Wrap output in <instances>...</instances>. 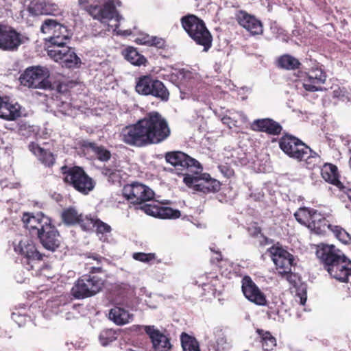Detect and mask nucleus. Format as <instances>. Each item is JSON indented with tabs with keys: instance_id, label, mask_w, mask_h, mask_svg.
<instances>
[{
	"instance_id": "f257e3e1",
	"label": "nucleus",
	"mask_w": 351,
	"mask_h": 351,
	"mask_svg": "<svg viewBox=\"0 0 351 351\" xmlns=\"http://www.w3.org/2000/svg\"><path fill=\"white\" fill-rule=\"evenodd\" d=\"M171 134L167 121L157 111L147 113L136 123L125 127L121 132L122 141L130 145L146 147L159 144Z\"/></svg>"
},
{
	"instance_id": "f03ea898",
	"label": "nucleus",
	"mask_w": 351,
	"mask_h": 351,
	"mask_svg": "<svg viewBox=\"0 0 351 351\" xmlns=\"http://www.w3.org/2000/svg\"><path fill=\"white\" fill-rule=\"evenodd\" d=\"M165 158L176 171L187 170L192 173H186L184 176V183L188 188L204 195L216 193L220 190V182L210 178L208 173H201L202 166L189 155H165Z\"/></svg>"
},
{
	"instance_id": "7ed1b4c3",
	"label": "nucleus",
	"mask_w": 351,
	"mask_h": 351,
	"mask_svg": "<svg viewBox=\"0 0 351 351\" xmlns=\"http://www.w3.org/2000/svg\"><path fill=\"white\" fill-rule=\"evenodd\" d=\"M316 256L324 265L328 274L337 281L347 283L351 276V261L334 245H317Z\"/></svg>"
},
{
	"instance_id": "20e7f679",
	"label": "nucleus",
	"mask_w": 351,
	"mask_h": 351,
	"mask_svg": "<svg viewBox=\"0 0 351 351\" xmlns=\"http://www.w3.org/2000/svg\"><path fill=\"white\" fill-rule=\"evenodd\" d=\"M182 28L195 43L208 51L212 46L213 36L204 21L195 14H189L180 19Z\"/></svg>"
},
{
	"instance_id": "39448f33",
	"label": "nucleus",
	"mask_w": 351,
	"mask_h": 351,
	"mask_svg": "<svg viewBox=\"0 0 351 351\" xmlns=\"http://www.w3.org/2000/svg\"><path fill=\"white\" fill-rule=\"evenodd\" d=\"M40 32L49 35L45 38V45L47 49L61 47L68 45L71 40L72 33L68 27L56 19H47L43 21Z\"/></svg>"
},
{
	"instance_id": "423d86ee",
	"label": "nucleus",
	"mask_w": 351,
	"mask_h": 351,
	"mask_svg": "<svg viewBox=\"0 0 351 351\" xmlns=\"http://www.w3.org/2000/svg\"><path fill=\"white\" fill-rule=\"evenodd\" d=\"M307 71L298 72V77L301 78L302 87L307 92L322 91V86L326 83L327 74L324 66L316 60L306 61Z\"/></svg>"
},
{
	"instance_id": "0eeeda50",
	"label": "nucleus",
	"mask_w": 351,
	"mask_h": 351,
	"mask_svg": "<svg viewBox=\"0 0 351 351\" xmlns=\"http://www.w3.org/2000/svg\"><path fill=\"white\" fill-rule=\"evenodd\" d=\"M104 283V274H84L75 281L71 289V295L75 300L93 297L101 291Z\"/></svg>"
},
{
	"instance_id": "6e6552de",
	"label": "nucleus",
	"mask_w": 351,
	"mask_h": 351,
	"mask_svg": "<svg viewBox=\"0 0 351 351\" xmlns=\"http://www.w3.org/2000/svg\"><path fill=\"white\" fill-rule=\"evenodd\" d=\"M62 181L82 195H88L94 189V181L84 171V169L73 166H62Z\"/></svg>"
},
{
	"instance_id": "1a4fd4ad",
	"label": "nucleus",
	"mask_w": 351,
	"mask_h": 351,
	"mask_svg": "<svg viewBox=\"0 0 351 351\" xmlns=\"http://www.w3.org/2000/svg\"><path fill=\"white\" fill-rule=\"evenodd\" d=\"M136 91L141 95L152 96L161 101H167L169 92L164 83L151 75H141L136 79Z\"/></svg>"
},
{
	"instance_id": "9d476101",
	"label": "nucleus",
	"mask_w": 351,
	"mask_h": 351,
	"mask_svg": "<svg viewBox=\"0 0 351 351\" xmlns=\"http://www.w3.org/2000/svg\"><path fill=\"white\" fill-rule=\"evenodd\" d=\"M49 76L47 69L40 66H30L21 75L19 80L22 85L28 88L51 90L53 87Z\"/></svg>"
},
{
	"instance_id": "9b49d317",
	"label": "nucleus",
	"mask_w": 351,
	"mask_h": 351,
	"mask_svg": "<svg viewBox=\"0 0 351 351\" xmlns=\"http://www.w3.org/2000/svg\"><path fill=\"white\" fill-rule=\"evenodd\" d=\"M14 251L22 256L21 263L28 271L37 270L43 255L36 249V245L29 239H24L14 247Z\"/></svg>"
},
{
	"instance_id": "f8f14e48",
	"label": "nucleus",
	"mask_w": 351,
	"mask_h": 351,
	"mask_svg": "<svg viewBox=\"0 0 351 351\" xmlns=\"http://www.w3.org/2000/svg\"><path fill=\"white\" fill-rule=\"evenodd\" d=\"M123 197L133 205H142L154 199V191L139 182H132L123 186Z\"/></svg>"
},
{
	"instance_id": "ddd939ff",
	"label": "nucleus",
	"mask_w": 351,
	"mask_h": 351,
	"mask_svg": "<svg viewBox=\"0 0 351 351\" xmlns=\"http://www.w3.org/2000/svg\"><path fill=\"white\" fill-rule=\"evenodd\" d=\"M23 36L14 27L4 24H0V49L14 51L24 43Z\"/></svg>"
},
{
	"instance_id": "4468645a",
	"label": "nucleus",
	"mask_w": 351,
	"mask_h": 351,
	"mask_svg": "<svg viewBox=\"0 0 351 351\" xmlns=\"http://www.w3.org/2000/svg\"><path fill=\"white\" fill-rule=\"evenodd\" d=\"M22 222L29 232L56 230V227L51 223V219L42 213H23Z\"/></svg>"
},
{
	"instance_id": "2eb2a0df",
	"label": "nucleus",
	"mask_w": 351,
	"mask_h": 351,
	"mask_svg": "<svg viewBox=\"0 0 351 351\" xmlns=\"http://www.w3.org/2000/svg\"><path fill=\"white\" fill-rule=\"evenodd\" d=\"M48 56L62 66L72 68L81 64L80 58L77 56L75 49L67 45L61 47L47 49Z\"/></svg>"
},
{
	"instance_id": "dca6fc26",
	"label": "nucleus",
	"mask_w": 351,
	"mask_h": 351,
	"mask_svg": "<svg viewBox=\"0 0 351 351\" xmlns=\"http://www.w3.org/2000/svg\"><path fill=\"white\" fill-rule=\"evenodd\" d=\"M241 293L246 300L257 306H265L267 304L266 295L247 275L241 278Z\"/></svg>"
},
{
	"instance_id": "f3484780",
	"label": "nucleus",
	"mask_w": 351,
	"mask_h": 351,
	"mask_svg": "<svg viewBox=\"0 0 351 351\" xmlns=\"http://www.w3.org/2000/svg\"><path fill=\"white\" fill-rule=\"evenodd\" d=\"M267 252L270 253L272 262L275 264L276 271H280V273L291 271V268L293 266L294 258L293 255L290 252L277 246H272L267 249Z\"/></svg>"
},
{
	"instance_id": "a211bd4d",
	"label": "nucleus",
	"mask_w": 351,
	"mask_h": 351,
	"mask_svg": "<svg viewBox=\"0 0 351 351\" xmlns=\"http://www.w3.org/2000/svg\"><path fill=\"white\" fill-rule=\"evenodd\" d=\"M279 147L285 154H308L313 150L296 136L285 134L279 140Z\"/></svg>"
},
{
	"instance_id": "6ab92c4d",
	"label": "nucleus",
	"mask_w": 351,
	"mask_h": 351,
	"mask_svg": "<svg viewBox=\"0 0 351 351\" xmlns=\"http://www.w3.org/2000/svg\"><path fill=\"white\" fill-rule=\"evenodd\" d=\"M86 10L94 19L101 23L106 21H110L118 15V12L112 0H108L102 6L98 5H90L84 8Z\"/></svg>"
},
{
	"instance_id": "aec40b11",
	"label": "nucleus",
	"mask_w": 351,
	"mask_h": 351,
	"mask_svg": "<svg viewBox=\"0 0 351 351\" xmlns=\"http://www.w3.org/2000/svg\"><path fill=\"white\" fill-rule=\"evenodd\" d=\"M237 23L252 35H261L263 32L262 22L255 16L247 13L245 10H239L236 14Z\"/></svg>"
},
{
	"instance_id": "412c9836",
	"label": "nucleus",
	"mask_w": 351,
	"mask_h": 351,
	"mask_svg": "<svg viewBox=\"0 0 351 351\" xmlns=\"http://www.w3.org/2000/svg\"><path fill=\"white\" fill-rule=\"evenodd\" d=\"M141 210L145 214L162 219H177L180 217V210L158 204H145Z\"/></svg>"
},
{
	"instance_id": "4be33fe9",
	"label": "nucleus",
	"mask_w": 351,
	"mask_h": 351,
	"mask_svg": "<svg viewBox=\"0 0 351 351\" xmlns=\"http://www.w3.org/2000/svg\"><path fill=\"white\" fill-rule=\"evenodd\" d=\"M145 332L149 337L152 343H153L154 351H170L171 350V343L170 338L162 333L154 326H145Z\"/></svg>"
},
{
	"instance_id": "5701e85b",
	"label": "nucleus",
	"mask_w": 351,
	"mask_h": 351,
	"mask_svg": "<svg viewBox=\"0 0 351 351\" xmlns=\"http://www.w3.org/2000/svg\"><path fill=\"white\" fill-rule=\"evenodd\" d=\"M33 237L39 239L40 244L45 250L55 252L61 244V237L57 230L29 232Z\"/></svg>"
},
{
	"instance_id": "b1692460",
	"label": "nucleus",
	"mask_w": 351,
	"mask_h": 351,
	"mask_svg": "<svg viewBox=\"0 0 351 351\" xmlns=\"http://www.w3.org/2000/svg\"><path fill=\"white\" fill-rule=\"evenodd\" d=\"M33 15H56L60 12L59 5L51 0H38L29 8Z\"/></svg>"
},
{
	"instance_id": "393cba45",
	"label": "nucleus",
	"mask_w": 351,
	"mask_h": 351,
	"mask_svg": "<svg viewBox=\"0 0 351 351\" xmlns=\"http://www.w3.org/2000/svg\"><path fill=\"white\" fill-rule=\"evenodd\" d=\"M85 257H86L85 267L88 271L86 274L105 275L106 273V270L104 269V264L106 262L105 257L95 252L86 253Z\"/></svg>"
},
{
	"instance_id": "a878e982",
	"label": "nucleus",
	"mask_w": 351,
	"mask_h": 351,
	"mask_svg": "<svg viewBox=\"0 0 351 351\" xmlns=\"http://www.w3.org/2000/svg\"><path fill=\"white\" fill-rule=\"evenodd\" d=\"M251 127L254 131L265 132L271 135H278L282 130L280 123L269 118L254 120Z\"/></svg>"
},
{
	"instance_id": "bb28decb",
	"label": "nucleus",
	"mask_w": 351,
	"mask_h": 351,
	"mask_svg": "<svg viewBox=\"0 0 351 351\" xmlns=\"http://www.w3.org/2000/svg\"><path fill=\"white\" fill-rule=\"evenodd\" d=\"M21 116V107L18 104L10 103L7 97L0 96V118L13 121Z\"/></svg>"
},
{
	"instance_id": "cd10ccee",
	"label": "nucleus",
	"mask_w": 351,
	"mask_h": 351,
	"mask_svg": "<svg viewBox=\"0 0 351 351\" xmlns=\"http://www.w3.org/2000/svg\"><path fill=\"white\" fill-rule=\"evenodd\" d=\"M321 176L324 178V181L337 186L339 189H343L344 186L342 182L338 179L337 167L330 163L324 164L322 169H321Z\"/></svg>"
},
{
	"instance_id": "c85d7f7f",
	"label": "nucleus",
	"mask_w": 351,
	"mask_h": 351,
	"mask_svg": "<svg viewBox=\"0 0 351 351\" xmlns=\"http://www.w3.org/2000/svg\"><path fill=\"white\" fill-rule=\"evenodd\" d=\"M62 222L66 225H80L86 220L97 219V218L92 217L91 216H85V217H83L81 214L77 213L75 208L73 207H69L68 208L62 210Z\"/></svg>"
},
{
	"instance_id": "c756f323",
	"label": "nucleus",
	"mask_w": 351,
	"mask_h": 351,
	"mask_svg": "<svg viewBox=\"0 0 351 351\" xmlns=\"http://www.w3.org/2000/svg\"><path fill=\"white\" fill-rule=\"evenodd\" d=\"M295 219L300 223H306L313 219H319L325 217L315 209L302 206L298 208V211L293 214Z\"/></svg>"
},
{
	"instance_id": "7c9ffc66",
	"label": "nucleus",
	"mask_w": 351,
	"mask_h": 351,
	"mask_svg": "<svg viewBox=\"0 0 351 351\" xmlns=\"http://www.w3.org/2000/svg\"><path fill=\"white\" fill-rule=\"evenodd\" d=\"M300 224L305 226L308 229L319 235H324L328 230H331L333 227H339V226H332L328 223L325 217L311 220L306 223Z\"/></svg>"
},
{
	"instance_id": "2f4dec72",
	"label": "nucleus",
	"mask_w": 351,
	"mask_h": 351,
	"mask_svg": "<svg viewBox=\"0 0 351 351\" xmlns=\"http://www.w3.org/2000/svg\"><path fill=\"white\" fill-rule=\"evenodd\" d=\"M82 229L85 231H88L92 228L96 229V232L98 234H106L110 232V226L106 223L102 221L101 219H86L80 224Z\"/></svg>"
},
{
	"instance_id": "473e14b6",
	"label": "nucleus",
	"mask_w": 351,
	"mask_h": 351,
	"mask_svg": "<svg viewBox=\"0 0 351 351\" xmlns=\"http://www.w3.org/2000/svg\"><path fill=\"white\" fill-rule=\"evenodd\" d=\"M109 318L116 325L122 326L129 323L132 319V315L123 308L114 306L110 310Z\"/></svg>"
},
{
	"instance_id": "72a5a7b5",
	"label": "nucleus",
	"mask_w": 351,
	"mask_h": 351,
	"mask_svg": "<svg viewBox=\"0 0 351 351\" xmlns=\"http://www.w3.org/2000/svg\"><path fill=\"white\" fill-rule=\"evenodd\" d=\"M301 62L290 54H283L277 60V66L285 70H296L300 68Z\"/></svg>"
},
{
	"instance_id": "f704fd0d",
	"label": "nucleus",
	"mask_w": 351,
	"mask_h": 351,
	"mask_svg": "<svg viewBox=\"0 0 351 351\" xmlns=\"http://www.w3.org/2000/svg\"><path fill=\"white\" fill-rule=\"evenodd\" d=\"M256 332L261 339V343H262V348L264 351H272L276 348V338L270 332L258 328L256 330Z\"/></svg>"
},
{
	"instance_id": "c9c22d12",
	"label": "nucleus",
	"mask_w": 351,
	"mask_h": 351,
	"mask_svg": "<svg viewBox=\"0 0 351 351\" xmlns=\"http://www.w3.org/2000/svg\"><path fill=\"white\" fill-rule=\"evenodd\" d=\"M123 53L125 58L134 65H145L147 62V59L144 56L139 53L138 51L132 47L126 48Z\"/></svg>"
},
{
	"instance_id": "e433bc0d",
	"label": "nucleus",
	"mask_w": 351,
	"mask_h": 351,
	"mask_svg": "<svg viewBox=\"0 0 351 351\" xmlns=\"http://www.w3.org/2000/svg\"><path fill=\"white\" fill-rule=\"evenodd\" d=\"M239 166L237 160L232 158V155L223 157V162L218 165L220 172L223 173V176L230 178L234 175V170L232 167Z\"/></svg>"
},
{
	"instance_id": "4c0bfd02",
	"label": "nucleus",
	"mask_w": 351,
	"mask_h": 351,
	"mask_svg": "<svg viewBox=\"0 0 351 351\" xmlns=\"http://www.w3.org/2000/svg\"><path fill=\"white\" fill-rule=\"evenodd\" d=\"M180 341H181V347L184 351H199L198 342L193 336L182 332L180 336Z\"/></svg>"
},
{
	"instance_id": "58836bf2",
	"label": "nucleus",
	"mask_w": 351,
	"mask_h": 351,
	"mask_svg": "<svg viewBox=\"0 0 351 351\" xmlns=\"http://www.w3.org/2000/svg\"><path fill=\"white\" fill-rule=\"evenodd\" d=\"M289 156L295 158L298 162H303V167L308 169H313L316 167L318 161V155H289Z\"/></svg>"
},
{
	"instance_id": "ea45409f",
	"label": "nucleus",
	"mask_w": 351,
	"mask_h": 351,
	"mask_svg": "<svg viewBox=\"0 0 351 351\" xmlns=\"http://www.w3.org/2000/svg\"><path fill=\"white\" fill-rule=\"evenodd\" d=\"M96 158L98 161L103 162L104 163H108V162H111L108 165H104L103 168L106 169V173H112L115 169L118 167V165L115 161L114 158H110V155H96Z\"/></svg>"
},
{
	"instance_id": "a19ab883",
	"label": "nucleus",
	"mask_w": 351,
	"mask_h": 351,
	"mask_svg": "<svg viewBox=\"0 0 351 351\" xmlns=\"http://www.w3.org/2000/svg\"><path fill=\"white\" fill-rule=\"evenodd\" d=\"M328 230L332 232L334 237L343 244H348L350 242V235L342 227H332V228Z\"/></svg>"
},
{
	"instance_id": "79ce46f5",
	"label": "nucleus",
	"mask_w": 351,
	"mask_h": 351,
	"mask_svg": "<svg viewBox=\"0 0 351 351\" xmlns=\"http://www.w3.org/2000/svg\"><path fill=\"white\" fill-rule=\"evenodd\" d=\"M117 339V332L112 329H106L99 335V341L101 346H106Z\"/></svg>"
},
{
	"instance_id": "37998d69",
	"label": "nucleus",
	"mask_w": 351,
	"mask_h": 351,
	"mask_svg": "<svg viewBox=\"0 0 351 351\" xmlns=\"http://www.w3.org/2000/svg\"><path fill=\"white\" fill-rule=\"evenodd\" d=\"M80 145L84 150L90 149L94 152L95 154H110V152L107 150H104L101 147H99L96 145L95 143L90 142L88 141L82 140L80 142Z\"/></svg>"
},
{
	"instance_id": "c03bdc74",
	"label": "nucleus",
	"mask_w": 351,
	"mask_h": 351,
	"mask_svg": "<svg viewBox=\"0 0 351 351\" xmlns=\"http://www.w3.org/2000/svg\"><path fill=\"white\" fill-rule=\"evenodd\" d=\"M155 258L156 256L154 253L135 252L132 254V258L135 259L136 261L142 263H149L154 261Z\"/></svg>"
},
{
	"instance_id": "a18cd8bd",
	"label": "nucleus",
	"mask_w": 351,
	"mask_h": 351,
	"mask_svg": "<svg viewBox=\"0 0 351 351\" xmlns=\"http://www.w3.org/2000/svg\"><path fill=\"white\" fill-rule=\"evenodd\" d=\"M247 232H249L250 235L252 237H256L258 234L262 235L264 241H265V244L267 243V237L261 233V228L258 226V223L256 222H253L250 224V226L247 227Z\"/></svg>"
},
{
	"instance_id": "49530a36",
	"label": "nucleus",
	"mask_w": 351,
	"mask_h": 351,
	"mask_svg": "<svg viewBox=\"0 0 351 351\" xmlns=\"http://www.w3.org/2000/svg\"><path fill=\"white\" fill-rule=\"evenodd\" d=\"M277 274L289 282L290 285H295V283H297V276L292 273L291 270H287L285 273H281L280 271H277Z\"/></svg>"
},
{
	"instance_id": "de8ad7c7",
	"label": "nucleus",
	"mask_w": 351,
	"mask_h": 351,
	"mask_svg": "<svg viewBox=\"0 0 351 351\" xmlns=\"http://www.w3.org/2000/svg\"><path fill=\"white\" fill-rule=\"evenodd\" d=\"M149 47H156L158 49H164L166 47V41L162 38L151 36Z\"/></svg>"
},
{
	"instance_id": "09e8293b",
	"label": "nucleus",
	"mask_w": 351,
	"mask_h": 351,
	"mask_svg": "<svg viewBox=\"0 0 351 351\" xmlns=\"http://www.w3.org/2000/svg\"><path fill=\"white\" fill-rule=\"evenodd\" d=\"M215 343H217V346H218V350H224V346L227 344V339H226V336L223 335V333L221 330H218L217 339H215Z\"/></svg>"
},
{
	"instance_id": "8fccbe9b",
	"label": "nucleus",
	"mask_w": 351,
	"mask_h": 351,
	"mask_svg": "<svg viewBox=\"0 0 351 351\" xmlns=\"http://www.w3.org/2000/svg\"><path fill=\"white\" fill-rule=\"evenodd\" d=\"M39 161L45 167H50L54 165V155H39Z\"/></svg>"
},
{
	"instance_id": "3c124183",
	"label": "nucleus",
	"mask_w": 351,
	"mask_h": 351,
	"mask_svg": "<svg viewBox=\"0 0 351 351\" xmlns=\"http://www.w3.org/2000/svg\"><path fill=\"white\" fill-rule=\"evenodd\" d=\"M206 278H207V280H210V281L202 283L204 290H206V287L212 286L215 287L213 288V291H215L216 287L219 285V278H217V276L216 275L212 276H206Z\"/></svg>"
},
{
	"instance_id": "603ef678",
	"label": "nucleus",
	"mask_w": 351,
	"mask_h": 351,
	"mask_svg": "<svg viewBox=\"0 0 351 351\" xmlns=\"http://www.w3.org/2000/svg\"><path fill=\"white\" fill-rule=\"evenodd\" d=\"M29 150L33 154H51V152H47L44 147H41L35 142H32L29 145Z\"/></svg>"
},
{
	"instance_id": "864d4df0",
	"label": "nucleus",
	"mask_w": 351,
	"mask_h": 351,
	"mask_svg": "<svg viewBox=\"0 0 351 351\" xmlns=\"http://www.w3.org/2000/svg\"><path fill=\"white\" fill-rule=\"evenodd\" d=\"M150 38H151V36H149L148 34H141L136 38L135 42L139 45H144L149 46V43H150V41H149Z\"/></svg>"
},
{
	"instance_id": "5fc2aeb1",
	"label": "nucleus",
	"mask_w": 351,
	"mask_h": 351,
	"mask_svg": "<svg viewBox=\"0 0 351 351\" xmlns=\"http://www.w3.org/2000/svg\"><path fill=\"white\" fill-rule=\"evenodd\" d=\"M251 156H252L251 157V160L254 161V162H252V164H254V165H252V168H254V170L257 171L258 172H264L265 167L263 165L256 163V160H258V155H251Z\"/></svg>"
},
{
	"instance_id": "6e6d98bb",
	"label": "nucleus",
	"mask_w": 351,
	"mask_h": 351,
	"mask_svg": "<svg viewBox=\"0 0 351 351\" xmlns=\"http://www.w3.org/2000/svg\"><path fill=\"white\" fill-rule=\"evenodd\" d=\"M210 251L215 253V256L212 258V261L210 262L215 263V264H219L220 262L222 261V254H221V252L219 251H215L213 249H210Z\"/></svg>"
},
{
	"instance_id": "4d7b16f0",
	"label": "nucleus",
	"mask_w": 351,
	"mask_h": 351,
	"mask_svg": "<svg viewBox=\"0 0 351 351\" xmlns=\"http://www.w3.org/2000/svg\"><path fill=\"white\" fill-rule=\"evenodd\" d=\"M296 296L300 298V304H301L302 306L305 305V303L306 302V291H303L302 292L298 293Z\"/></svg>"
},
{
	"instance_id": "13d9d810",
	"label": "nucleus",
	"mask_w": 351,
	"mask_h": 351,
	"mask_svg": "<svg viewBox=\"0 0 351 351\" xmlns=\"http://www.w3.org/2000/svg\"><path fill=\"white\" fill-rule=\"evenodd\" d=\"M233 158L236 160L237 163H238V165L245 166L248 163V159L246 158H237L233 156Z\"/></svg>"
},
{
	"instance_id": "bf43d9fd",
	"label": "nucleus",
	"mask_w": 351,
	"mask_h": 351,
	"mask_svg": "<svg viewBox=\"0 0 351 351\" xmlns=\"http://www.w3.org/2000/svg\"><path fill=\"white\" fill-rule=\"evenodd\" d=\"M78 5L80 6L81 8L84 10V8H86L88 6H90V5H88V0H78Z\"/></svg>"
},
{
	"instance_id": "052dcab7",
	"label": "nucleus",
	"mask_w": 351,
	"mask_h": 351,
	"mask_svg": "<svg viewBox=\"0 0 351 351\" xmlns=\"http://www.w3.org/2000/svg\"><path fill=\"white\" fill-rule=\"evenodd\" d=\"M340 189V191L343 192V193H345L346 195H347V198H348V199H350V201L351 202V189H347L345 187V189Z\"/></svg>"
},
{
	"instance_id": "680f3d73",
	"label": "nucleus",
	"mask_w": 351,
	"mask_h": 351,
	"mask_svg": "<svg viewBox=\"0 0 351 351\" xmlns=\"http://www.w3.org/2000/svg\"><path fill=\"white\" fill-rule=\"evenodd\" d=\"M265 306H267V307H269V309H270V312H271L272 315H277L278 312H279L278 308H276V307L271 306L269 304H267V305H265Z\"/></svg>"
},
{
	"instance_id": "e2e57ef3",
	"label": "nucleus",
	"mask_w": 351,
	"mask_h": 351,
	"mask_svg": "<svg viewBox=\"0 0 351 351\" xmlns=\"http://www.w3.org/2000/svg\"><path fill=\"white\" fill-rule=\"evenodd\" d=\"M165 154H184V153L182 152H180V151H173V152H167Z\"/></svg>"
},
{
	"instance_id": "0e129e2a",
	"label": "nucleus",
	"mask_w": 351,
	"mask_h": 351,
	"mask_svg": "<svg viewBox=\"0 0 351 351\" xmlns=\"http://www.w3.org/2000/svg\"><path fill=\"white\" fill-rule=\"evenodd\" d=\"M348 146L349 148V152L351 154V141H348Z\"/></svg>"
},
{
	"instance_id": "69168bd1",
	"label": "nucleus",
	"mask_w": 351,
	"mask_h": 351,
	"mask_svg": "<svg viewBox=\"0 0 351 351\" xmlns=\"http://www.w3.org/2000/svg\"><path fill=\"white\" fill-rule=\"evenodd\" d=\"M350 169H351V157H350Z\"/></svg>"
}]
</instances>
